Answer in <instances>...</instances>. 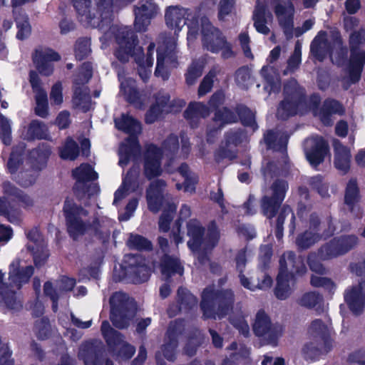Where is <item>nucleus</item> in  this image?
<instances>
[{"mask_svg":"<svg viewBox=\"0 0 365 365\" xmlns=\"http://www.w3.org/2000/svg\"><path fill=\"white\" fill-rule=\"evenodd\" d=\"M167 26L174 30V34L164 36L158 49L157 66L155 74L165 80L168 78V68L175 67L177 59V33L185 24L187 25V41L189 43L196 39L199 30L198 16L196 12L178 6L168 9L165 13Z\"/></svg>","mask_w":365,"mask_h":365,"instance_id":"nucleus-1","label":"nucleus"},{"mask_svg":"<svg viewBox=\"0 0 365 365\" xmlns=\"http://www.w3.org/2000/svg\"><path fill=\"white\" fill-rule=\"evenodd\" d=\"M110 34H115V41L118 48L115 52L116 57L121 61L128 60L130 56H133L138 65V73L140 78L145 81L149 78L151 74V67L153 64V53L155 44L151 43L147 48V54L145 57L142 53V48L137 46L133 33L127 26L118 28L111 26L109 31L101 38V41L110 36Z\"/></svg>","mask_w":365,"mask_h":365,"instance_id":"nucleus-2","label":"nucleus"},{"mask_svg":"<svg viewBox=\"0 0 365 365\" xmlns=\"http://www.w3.org/2000/svg\"><path fill=\"white\" fill-rule=\"evenodd\" d=\"M22 150L16 148L11 153L7 163V168L12 175L18 172L15 177L17 182L24 187L31 185L37 178L38 171L41 170L45 163L46 159L50 155V150L46 149L39 152L35 150L31 152L30 159L23 161Z\"/></svg>","mask_w":365,"mask_h":365,"instance_id":"nucleus-3","label":"nucleus"},{"mask_svg":"<svg viewBox=\"0 0 365 365\" xmlns=\"http://www.w3.org/2000/svg\"><path fill=\"white\" fill-rule=\"evenodd\" d=\"M79 20L86 26L103 29L110 25L112 0H72Z\"/></svg>","mask_w":365,"mask_h":365,"instance_id":"nucleus-4","label":"nucleus"},{"mask_svg":"<svg viewBox=\"0 0 365 365\" xmlns=\"http://www.w3.org/2000/svg\"><path fill=\"white\" fill-rule=\"evenodd\" d=\"M19 267V261H14L10 264L7 282L2 281L4 274L0 271V300L10 309H17L21 306L16 299L15 291L20 289L22 284L27 282L34 273L31 266L26 267L21 272Z\"/></svg>","mask_w":365,"mask_h":365,"instance_id":"nucleus-5","label":"nucleus"},{"mask_svg":"<svg viewBox=\"0 0 365 365\" xmlns=\"http://www.w3.org/2000/svg\"><path fill=\"white\" fill-rule=\"evenodd\" d=\"M280 269L277 277L275 295L279 299H286L291 293L294 284V272L302 274L306 267L300 258H295L292 252L284 254L279 261Z\"/></svg>","mask_w":365,"mask_h":365,"instance_id":"nucleus-6","label":"nucleus"},{"mask_svg":"<svg viewBox=\"0 0 365 365\" xmlns=\"http://www.w3.org/2000/svg\"><path fill=\"white\" fill-rule=\"evenodd\" d=\"M203 229L196 220H190L187 224V235L190 240L187 245L195 253L199 261L202 262L203 252L212 249L218 242L220 235L215 225H212L205 238H202Z\"/></svg>","mask_w":365,"mask_h":365,"instance_id":"nucleus-7","label":"nucleus"},{"mask_svg":"<svg viewBox=\"0 0 365 365\" xmlns=\"http://www.w3.org/2000/svg\"><path fill=\"white\" fill-rule=\"evenodd\" d=\"M63 211L65 213L68 231L74 239L85 234L97 235L98 222L95 221L93 225L88 224L86 217L88 212L82 207L76 205L72 201L66 200Z\"/></svg>","mask_w":365,"mask_h":365,"instance_id":"nucleus-8","label":"nucleus"},{"mask_svg":"<svg viewBox=\"0 0 365 365\" xmlns=\"http://www.w3.org/2000/svg\"><path fill=\"white\" fill-rule=\"evenodd\" d=\"M202 44L204 49L213 53H221L223 58L234 56L231 44L217 28L212 26L207 18H201Z\"/></svg>","mask_w":365,"mask_h":365,"instance_id":"nucleus-9","label":"nucleus"},{"mask_svg":"<svg viewBox=\"0 0 365 365\" xmlns=\"http://www.w3.org/2000/svg\"><path fill=\"white\" fill-rule=\"evenodd\" d=\"M115 123L118 130H123L130 135L127 141L121 144L119 149V165L124 166L128 163L130 155L140 150L138 142L133 135L140 133L141 126L139 122L125 114L115 118Z\"/></svg>","mask_w":365,"mask_h":365,"instance_id":"nucleus-10","label":"nucleus"},{"mask_svg":"<svg viewBox=\"0 0 365 365\" xmlns=\"http://www.w3.org/2000/svg\"><path fill=\"white\" fill-rule=\"evenodd\" d=\"M178 148V140L176 136H170L163 145V151L153 145L147 148L145 155V174L148 178L160 175L162 172L160 158L162 154L170 155Z\"/></svg>","mask_w":365,"mask_h":365,"instance_id":"nucleus-11","label":"nucleus"},{"mask_svg":"<svg viewBox=\"0 0 365 365\" xmlns=\"http://www.w3.org/2000/svg\"><path fill=\"white\" fill-rule=\"evenodd\" d=\"M215 294L211 288H207L202 293V300L201 307L203 314L207 318H216V315L221 318L232 310V304L233 303V293L231 291H225L215 297V299L218 304V309L217 313L212 312L210 306L211 301L214 299Z\"/></svg>","mask_w":365,"mask_h":365,"instance_id":"nucleus-12","label":"nucleus"},{"mask_svg":"<svg viewBox=\"0 0 365 365\" xmlns=\"http://www.w3.org/2000/svg\"><path fill=\"white\" fill-rule=\"evenodd\" d=\"M101 331L117 360H127L133 356L135 351V348L126 343L120 334L113 330L107 321L103 322Z\"/></svg>","mask_w":365,"mask_h":365,"instance_id":"nucleus-13","label":"nucleus"},{"mask_svg":"<svg viewBox=\"0 0 365 365\" xmlns=\"http://www.w3.org/2000/svg\"><path fill=\"white\" fill-rule=\"evenodd\" d=\"M110 304L111 307L110 319L113 324L120 329L128 327L133 314L128 312L130 302L127 295L123 292H116L111 297Z\"/></svg>","mask_w":365,"mask_h":365,"instance_id":"nucleus-14","label":"nucleus"},{"mask_svg":"<svg viewBox=\"0 0 365 365\" xmlns=\"http://www.w3.org/2000/svg\"><path fill=\"white\" fill-rule=\"evenodd\" d=\"M356 244L357 238L353 235L334 238L320 248L319 257L323 260L331 259L345 254Z\"/></svg>","mask_w":365,"mask_h":365,"instance_id":"nucleus-15","label":"nucleus"},{"mask_svg":"<svg viewBox=\"0 0 365 365\" xmlns=\"http://www.w3.org/2000/svg\"><path fill=\"white\" fill-rule=\"evenodd\" d=\"M287 184L284 181H277L269 189V192L262 200V207L264 215L271 218L284 198Z\"/></svg>","mask_w":365,"mask_h":365,"instance_id":"nucleus-16","label":"nucleus"},{"mask_svg":"<svg viewBox=\"0 0 365 365\" xmlns=\"http://www.w3.org/2000/svg\"><path fill=\"white\" fill-rule=\"evenodd\" d=\"M124 269L133 282L142 283L146 282L150 277V271L145 260L140 256L126 255L125 257Z\"/></svg>","mask_w":365,"mask_h":365,"instance_id":"nucleus-17","label":"nucleus"},{"mask_svg":"<svg viewBox=\"0 0 365 365\" xmlns=\"http://www.w3.org/2000/svg\"><path fill=\"white\" fill-rule=\"evenodd\" d=\"M318 217L316 215H311L309 221V230L306 231L302 235L298 237L297 240V245L302 248L306 249L316 243L322 237H327L332 235L335 230V225L329 222L327 224L328 228H323L322 233L315 232V230L317 228Z\"/></svg>","mask_w":365,"mask_h":365,"instance_id":"nucleus-18","label":"nucleus"},{"mask_svg":"<svg viewBox=\"0 0 365 365\" xmlns=\"http://www.w3.org/2000/svg\"><path fill=\"white\" fill-rule=\"evenodd\" d=\"M158 10L157 6L152 1H141L134 10L135 16L134 26L136 31H145L150 23V19L157 14Z\"/></svg>","mask_w":365,"mask_h":365,"instance_id":"nucleus-19","label":"nucleus"},{"mask_svg":"<svg viewBox=\"0 0 365 365\" xmlns=\"http://www.w3.org/2000/svg\"><path fill=\"white\" fill-rule=\"evenodd\" d=\"M327 151V145L321 137H312L305 141L306 157L313 166H317L322 162Z\"/></svg>","mask_w":365,"mask_h":365,"instance_id":"nucleus-20","label":"nucleus"},{"mask_svg":"<svg viewBox=\"0 0 365 365\" xmlns=\"http://www.w3.org/2000/svg\"><path fill=\"white\" fill-rule=\"evenodd\" d=\"M27 237L29 240L27 247L33 252L34 262L36 266L41 265L48 257L46 242L36 228L30 230Z\"/></svg>","mask_w":365,"mask_h":365,"instance_id":"nucleus-21","label":"nucleus"},{"mask_svg":"<svg viewBox=\"0 0 365 365\" xmlns=\"http://www.w3.org/2000/svg\"><path fill=\"white\" fill-rule=\"evenodd\" d=\"M274 12L280 26L283 28L286 36H291L293 26L294 8L290 1L277 0L274 6Z\"/></svg>","mask_w":365,"mask_h":365,"instance_id":"nucleus-22","label":"nucleus"},{"mask_svg":"<svg viewBox=\"0 0 365 365\" xmlns=\"http://www.w3.org/2000/svg\"><path fill=\"white\" fill-rule=\"evenodd\" d=\"M365 62V52H354L347 68L346 76L342 78L343 86L347 89L349 86L357 82L361 77L363 66Z\"/></svg>","mask_w":365,"mask_h":365,"instance_id":"nucleus-23","label":"nucleus"},{"mask_svg":"<svg viewBox=\"0 0 365 365\" xmlns=\"http://www.w3.org/2000/svg\"><path fill=\"white\" fill-rule=\"evenodd\" d=\"M59 59V55L48 48L37 50L34 56V61L37 69L45 76H49L53 72L51 61H56Z\"/></svg>","mask_w":365,"mask_h":365,"instance_id":"nucleus-24","label":"nucleus"},{"mask_svg":"<svg viewBox=\"0 0 365 365\" xmlns=\"http://www.w3.org/2000/svg\"><path fill=\"white\" fill-rule=\"evenodd\" d=\"M363 281L359 282V285L347 289L345 292L344 298L350 310L355 314L361 313L365 307V292L361 286Z\"/></svg>","mask_w":365,"mask_h":365,"instance_id":"nucleus-25","label":"nucleus"},{"mask_svg":"<svg viewBox=\"0 0 365 365\" xmlns=\"http://www.w3.org/2000/svg\"><path fill=\"white\" fill-rule=\"evenodd\" d=\"M120 81V93L125 98L136 108L143 107L141 96L135 89V82L131 78H125L119 76Z\"/></svg>","mask_w":365,"mask_h":365,"instance_id":"nucleus-26","label":"nucleus"},{"mask_svg":"<svg viewBox=\"0 0 365 365\" xmlns=\"http://www.w3.org/2000/svg\"><path fill=\"white\" fill-rule=\"evenodd\" d=\"M76 284V282L72 278H68L66 277H62L58 282L56 288L54 289L52 284L50 282H46L44 284V292L46 295L49 296L51 299H52L53 304V309L54 311L57 309V304L56 301L58 299V294L57 290L59 292V294H61L63 292H67L71 290L74 285Z\"/></svg>","mask_w":365,"mask_h":365,"instance_id":"nucleus-27","label":"nucleus"},{"mask_svg":"<svg viewBox=\"0 0 365 365\" xmlns=\"http://www.w3.org/2000/svg\"><path fill=\"white\" fill-rule=\"evenodd\" d=\"M330 48L331 41L328 38L327 34L324 31L319 32L311 44L312 55L318 61H322L329 53Z\"/></svg>","mask_w":365,"mask_h":365,"instance_id":"nucleus-28","label":"nucleus"},{"mask_svg":"<svg viewBox=\"0 0 365 365\" xmlns=\"http://www.w3.org/2000/svg\"><path fill=\"white\" fill-rule=\"evenodd\" d=\"M165 186L163 180L153 182L147 191V201L149 209L153 212L159 210L163 200L162 191Z\"/></svg>","mask_w":365,"mask_h":365,"instance_id":"nucleus-29","label":"nucleus"},{"mask_svg":"<svg viewBox=\"0 0 365 365\" xmlns=\"http://www.w3.org/2000/svg\"><path fill=\"white\" fill-rule=\"evenodd\" d=\"M78 356L80 360L83 361L84 365H102L97 346L92 342L82 344Z\"/></svg>","mask_w":365,"mask_h":365,"instance_id":"nucleus-30","label":"nucleus"},{"mask_svg":"<svg viewBox=\"0 0 365 365\" xmlns=\"http://www.w3.org/2000/svg\"><path fill=\"white\" fill-rule=\"evenodd\" d=\"M334 147L335 151V167L339 170L346 173L350 167V150L336 140H334Z\"/></svg>","mask_w":365,"mask_h":365,"instance_id":"nucleus-31","label":"nucleus"},{"mask_svg":"<svg viewBox=\"0 0 365 365\" xmlns=\"http://www.w3.org/2000/svg\"><path fill=\"white\" fill-rule=\"evenodd\" d=\"M169 98L168 94L161 92L154 96V103L152 105L145 116L147 123H152L158 119L160 114L165 110Z\"/></svg>","mask_w":365,"mask_h":365,"instance_id":"nucleus-32","label":"nucleus"},{"mask_svg":"<svg viewBox=\"0 0 365 365\" xmlns=\"http://www.w3.org/2000/svg\"><path fill=\"white\" fill-rule=\"evenodd\" d=\"M342 106L336 101L327 100L324 103L323 109L320 111L314 110L315 115L318 116L324 125H329L331 123L330 115L332 113H341Z\"/></svg>","mask_w":365,"mask_h":365,"instance_id":"nucleus-33","label":"nucleus"},{"mask_svg":"<svg viewBox=\"0 0 365 365\" xmlns=\"http://www.w3.org/2000/svg\"><path fill=\"white\" fill-rule=\"evenodd\" d=\"M261 75L266 82L264 85V89L266 91L271 93L279 90L280 81L279 74L272 66H264L261 70Z\"/></svg>","mask_w":365,"mask_h":365,"instance_id":"nucleus-34","label":"nucleus"},{"mask_svg":"<svg viewBox=\"0 0 365 365\" xmlns=\"http://www.w3.org/2000/svg\"><path fill=\"white\" fill-rule=\"evenodd\" d=\"M47 136L46 126L38 120H33L24 134V138L27 140L46 138Z\"/></svg>","mask_w":365,"mask_h":365,"instance_id":"nucleus-35","label":"nucleus"},{"mask_svg":"<svg viewBox=\"0 0 365 365\" xmlns=\"http://www.w3.org/2000/svg\"><path fill=\"white\" fill-rule=\"evenodd\" d=\"M210 113L209 108L201 103H192L185 112V117L191 121L205 118Z\"/></svg>","mask_w":365,"mask_h":365,"instance_id":"nucleus-36","label":"nucleus"},{"mask_svg":"<svg viewBox=\"0 0 365 365\" xmlns=\"http://www.w3.org/2000/svg\"><path fill=\"white\" fill-rule=\"evenodd\" d=\"M73 175L77 180V186L88 180H93L98 178V175L93 168L87 164H82L73 171Z\"/></svg>","mask_w":365,"mask_h":365,"instance_id":"nucleus-37","label":"nucleus"},{"mask_svg":"<svg viewBox=\"0 0 365 365\" xmlns=\"http://www.w3.org/2000/svg\"><path fill=\"white\" fill-rule=\"evenodd\" d=\"M73 105L83 111H87L91 108V98L86 87L76 88L73 98Z\"/></svg>","mask_w":365,"mask_h":365,"instance_id":"nucleus-38","label":"nucleus"},{"mask_svg":"<svg viewBox=\"0 0 365 365\" xmlns=\"http://www.w3.org/2000/svg\"><path fill=\"white\" fill-rule=\"evenodd\" d=\"M255 333L258 336H264L271 330V324L269 317L263 311L257 312L253 325Z\"/></svg>","mask_w":365,"mask_h":365,"instance_id":"nucleus-39","label":"nucleus"},{"mask_svg":"<svg viewBox=\"0 0 365 365\" xmlns=\"http://www.w3.org/2000/svg\"><path fill=\"white\" fill-rule=\"evenodd\" d=\"M303 106V102L287 101L282 102L277 109V115L281 119H286L290 115L299 113V108Z\"/></svg>","mask_w":365,"mask_h":365,"instance_id":"nucleus-40","label":"nucleus"},{"mask_svg":"<svg viewBox=\"0 0 365 365\" xmlns=\"http://www.w3.org/2000/svg\"><path fill=\"white\" fill-rule=\"evenodd\" d=\"M179 173L184 179V185L179 183L176 184L178 190H181L184 187V190L186 192H193L194 185L197 182V178L195 175H192L189 173L188 167L186 165H182L179 168Z\"/></svg>","mask_w":365,"mask_h":365,"instance_id":"nucleus-41","label":"nucleus"},{"mask_svg":"<svg viewBox=\"0 0 365 365\" xmlns=\"http://www.w3.org/2000/svg\"><path fill=\"white\" fill-rule=\"evenodd\" d=\"M240 279L242 285L251 291H255L256 289H266L269 288L272 284V278L266 274L262 276V282H257V284L250 282L249 279L242 274H240Z\"/></svg>","mask_w":365,"mask_h":365,"instance_id":"nucleus-42","label":"nucleus"},{"mask_svg":"<svg viewBox=\"0 0 365 365\" xmlns=\"http://www.w3.org/2000/svg\"><path fill=\"white\" fill-rule=\"evenodd\" d=\"M16 26L18 29L16 36L19 39L27 38L31 32V27L29 23L27 16L22 13L16 16Z\"/></svg>","mask_w":365,"mask_h":365,"instance_id":"nucleus-43","label":"nucleus"},{"mask_svg":"<svg viewBox=\"0 0 365 365\" xmlns=\"http://www.w3.org/2000/svg\"><path fill=\"white\" fill-rule=\"evenodd\" d=\"M254 25L256 30L263 34H268L269 28L266 26L265 9L262 6H257L253 15Z\"/></svg>","mask_w":365,"mask_h":365,"instance_id":"nucleus-44","label":"nucleus"},{"mask_svg":"<svg viewBox=\"0 0 365 365\" xmlns=\"http://www.w3.org/2000/svg\"><path fill=\"white\" fill-rule=\"evenodd\" d=\"M78 146L76 143L68 138L60 149V156L64 160H75L78 155Z\"/></svg>","mask_w":365,"mask_h":365,"instance_id":"nucleus-45","label":"nucleus"},{"mask_svg":"<svg viewBox=\"0 0 365 365\" xmlns=\"http://www.w3.org/2000/svg\"><path fill=\"white\" fill-rule=\"evenodd\" d=\"M237 116L234 113L228 110L227 108H222L219 110L216 113L214 118L215 126L217 128H220L227 123H231L235 122Z\"/></svg>","mask_w":365,"mask_h":365,"instance_id":"nucleus-46","label":"nucleus"},{"mask_svg":"<svg viewBox=\"0 0 365 365\" xmlns=\"http://www.w3.org/2000/svg\"><path fill=\"white\" fill-rule=\"evenodd\" d=\"M36 100V114L40 117L45 118L48 115V97L45 91H38L35 94Z\"/></svg>","mask_w":365,"mask_h":365,"instance_id":"nucleus-47","label":"nucleus"},{"mask_svg":"<svg viewBox=\"0 0 365 365\" xmlns=\"http://www.w3.org/2000/svg\"><path fill=\"white\" fill-rule=\"evenodd\" d=\"M162 272L170 274L172 272L182 273V268L178 258L165 255L162 263Z\"/></svg>","mask_w":365,"mask_h":365,"instance_id":"nucleus-48","label":"nucleus"},{"mask_svg":"<svg viewBox=\"0 0 365 365\" xmlns=\"http://www.w3.org/2000/svg\"><path fill=\"white\" fill-rule=\"evenodd\" d=\"M359 199V187L354 180L349 181L345 191V203L349 206H352L358 202Z\"/></svg>","mask_w":365,"mask_h":365,"instance_id":"nucleus-49","label":"nucleus"},{"mask_svg":"<svg viewBox=\"0 0 365 365\" xmlns=\"http://www.w3.org/2000/svg\"><path fill=\"white\" fill-rule=\"evenodd\" d=\"M309 332L312 336L324 340L328 332V327L321 320L317 319L312 323Z\"/></svg>","mask_w":365,"mask_h":365,"instance_id":"nucleus-50","label":"nucleus"},{"mask_svg":"<svg viewBox=\"0 0 365 365\" xmlns=\"http://www.w3.org/2000/svg\"><path fill=\"white\" fill-rule=\"evenodd\" d=\"M128 245L135 250H150V242L144 237L139 235H131L128 241Z\"/></svg>","mask_w":365,"mask_h":365,"instance_id":"nucleus-51","label":"nucleus"},{"mask_svg":"<svg viewBox=\"0 0 365 365\" xmlns=\"http://www.w3.org/2000/svg\"><path fill=\"white\" fill-rule=\"evenodd\" d=\"M11 125L8 119L0 114V138L6 145L11 143Z\"/></svg>","mask_w":365,"mask_h":365,"instance_id":"nucleus-52","label":"nucleus"},{"mask_svg":"<svg viewBox=\"0 0 365 365\" xmlns=\"http://www.w3.org/2000/svg\"><path fill=\"white\" fill-rule=\"evenodd\" d=\"M132 175V171H130L125 179L123 180L121 187L115 192L113 204L117 205L122 199H123L128 194V187L130 185L131 180L130 176Z\"/></svg>","mask_w":365,"mask_h":365,"instance_id":"nucleus-53","label":"nucleus"},{"mask_svg":"<svg viewBox=\"0 0 365 365\" xmlns=\"http://www.w3.org/2000/svg\"><path fill=\"white\" fill-rule=\"evenodd\" d=\"M329 350L328 348H317L312 344H306L303 348V354L306 359H315L318 357V356L324 352H327Z\"/></svg>","mask_w":365,"mask_h":365,"instance_id":"nucleus-54","label":"nucleus"},{"mask_svg":"<svg viewBox=\"0 0 365 365\" xmlns=\"http://www.w3.org/2000/svg\"><path fill=\"white\" fill-rule=\"evenodd\" d=\"M215 76V73L214 71H210L206 76H205L198 88V96L200 97L205 96L211 91Z\"/></svg>","mask_w":365,"mask_h":365,"instance_id":"nucleus-55","label":"nucleus"},{"mask_svg":"<svg viewBox=\"0 0 365 365\" xmlns=\"http://www.w3.org/2000/svg\"><path fill=\"white\" fill-rule=\"evenodd\" d=\"M202 67L198 63H192L188 68L186 73V82L188 85H192L195 81L202 75Z\"/></svg>","mask_w":365,"mask_h":365,"instance_id":"nucleus-56","label":"nucleus"},{"mask_svg":"<svg viewBox=\"0 0 365 365\" xmlns=\"http://www.w3.org/2000/svg\"><path fill=\"white\" fill-rule=\"evenodd\" d=\"M178 294L181 300V309L183 306L187 304L190 307L197 305V300L196 297L190 294L187 289L180 288L178 289Z\"/></svg>","mask_w":365,"mask_h":365,"instance_id":"nucleus-57","label":"nucleus"},{"mask_svg":"<svg viewBox=\"0 0 365 365\" xmlns=\"http://www.w3.org/2000/svg\"><path fill=\"white\" fill-rule=\"evenodd\" d=\"M176 210V207L173 205L169 206L168 213L163 212L160 218L159 228L163 232H167L169 229V225L173 217V213Z\"/></svg>","mask_w":365,"mask_h":365,"instance_id":"nucleus-58","label":"nucleus"},{"mask_svg":"<svg viewBox=\"0 0 365 365\" xmlns=\"http://www.w3.org/2000/svg\"><path fill=\"white\" fill-rule=\"evenodd\" d=\"M236 81L240 86L247 88L252 83L249 70L245 68L239 69L236 73Z\"/></svg>","mask_w":365,"mask_h":365,"instance_id":"nucleus-59","label":"nucleus"},{"mask_svg":"<svg viewBox=\"0 0 365 365\" xmlns=\"http://www.w3.org/2000/svg\"><path fill=\"white\" fill-rule=\"evenodd\" d=\"M311 284L314 287H322L329 292L332 291L335 285L329 279L321 276L313 275L311 278Z\"/></svg>","mask_w":365,"mask_h":365,"instance_id":"nucleus-60","label":"nucleus"},{"mask_svg":"<svg viewBox=\"0 0 365 365\" xmlns=\"http://www.w3.org/2000/svg\"><path fill=\"white\" fill-rule=\"evenodd\" d=\"M50 99L51 104L61 105L63 101V97L62 93V86L61 83H55L50 93Z\"/></svg>","mask_w":365,"mask_h":365,"instance_id":"nucleus-61","label":"nucleus"},{"mask_svg":"<svg viewBox=\"0 0 365 365\" xmlns=\"http://www.w3.org/2000/svg\"><path fill=\"white\" fill-rule=\"evenodd\" d=\"M90 43L88 40H81L76 43L75 52L76 56L81 60L90 53Z\"/></svg>","mask_w":365,"mask_h":365,"instance_id":"nucleus-62","label":"nucleus"},{"mask_svg":"<svg viewBox=\"0 0 365 365\" xmlns=\"http://www.w3.org/2000/svg\"><path fill=\"white\" fill-rule=\"evenodd\" d=\"M242 123L246 126H250L253 130L257 129L254 113L247 108H243L240 113Z\"/></svg>","mask_w":365,"mask_h":365,"instance_id":"nucleus-63","label":"nucleus"},{"mask_svg":"<svg viewBox=\"0 0 365 365\" xmlns=\"http://www.w3.org/2000/svg\"><path fill=\"white\" fill-rule=\"evenodd\" d=\"M301 63V46L297 42L294 53L288 61V71H293L296 69Z\"/></svg>","mask_w":365,"mask_h":365,"instance_id":"nucleus-64","label":"nucleus"}]
</instances>
